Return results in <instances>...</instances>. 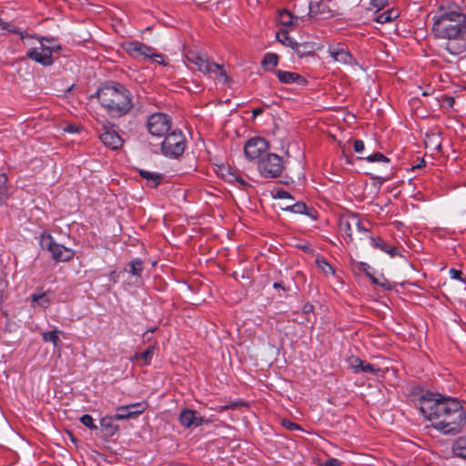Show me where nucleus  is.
<instances>
[{
    "mask_svg": "<svg viewBox=\"0 0 466 466\" xmlns=\"http://www.w3.org/2000/svg\"><path fill=\"white\" fill-rule=\"evenodd\" d=\"M139 175L147 180V186L151 187H157L163 177L162 175L157 173V172H152V171H148V170H145V169H139Z\"/></svg>",
    "mask_w": 466,
    "mask_h": 466,
    "instance_id": "nucleus-23",
    "label": "nucleus"
},
{
    "mask_svg": "<svg viewBox=\"0 0 466 466\" xmlns=\"http://www.w3.org/2000/svg\"><path fill=\"white\" fill-rule=\"evenodd\" d=\"M273 288H274L275 289H278L282 288V286H281V284H280V283L275 282V283L273 284Z\"/></svg>",
    "mask_w": 466,
    "mask_h": 466,
    "instance_id": "nucleus-57",
    "label": "nucleus"
},
{
    "mask_svg": "<svg viewBox=\"0 0 466 466\" xmlns=\"http://www.w3.org/2000/svg\"><path fill=\"white\" fill-rule=\"evenodd\" d=\"M385 253L389 254L390 257H395L399 254V250L392 246L387 245L386 250H384Z\"/></svg>",
    "mask_w": 466,
    "mask_h": 466,
    "instance_id": "nucleus-49",
    "label": "nucleus"
},
{
    "mask_svg": "<svg viewBox=\"0 0 466 466\" xmlns=\"http://www.w3.org/2000/svg\"><path fill=\"white\" fill-rule=\"evenodd\" d=\"M279 23L283 25L289 26L293 25H297L298 22L295 20V16L292 12L288 10L280 11L279 14Z\"/></svg>",
    "mask_w": 466,
    "mask_h": 466,
    "instance_id": "nucleus-27",
    "label": "nucleus"
},
{
    "mask_svg": "<svg viewBox=\"0 0 466 466\" xmlns=\"http://www.w3.org/2000/svg\"><path fill=\"white\" fill-rule=\"evenodd\" d=\"M9 197V187L7 186V177L5 174H0V202L4 203Z\"/></svg>",
    "mask_w": 466,
    "mask_h": 466,
    "instance_id": "nucleus-29",
    "label": "nucleus"
},
{
    "mask_svg": "<svg viewBox=\"0 0 466 466\" xmlns=\"http://www.w3.org/2000/svg\"><path fill=\"white\" fill-rule=\"evenodd\" d=\"M147 128L150 135L161 137L171 128V118L164 113H153L147 116Z\"/></svg>",
    "mask_w": 466,
    "mask_h": 466,
    "instance_id": "nucleus-8",
    "label": "nucleus"
},
{
    "mask_svg": "<svg viewBox=\"0 0 466 466\" xmlns=\"http://www.w3.org/2000/svg\"><path fill=\"white\" fill-rule=\"evenodd\" d=\"M194 64L199 71L203 73H213L216 76L219 77L221 81L226 83L228 79L225 70L221 66L215 63L213 60H188Z\"/></svg>",
    "mask_w": 466,
    "mask_h": 466,
    "instance_id": "nucleus-14",
    "label": "nucleus"
},
{
    "mask_svg": "<svg viewBox=\"0 0 466 466\" xmlns=\"http://www.w3.org/2000/svg\"><path fill=\"white\" fill-rule=\"evenodd\" d=\"M159 64H161L163 66H167V63H166L165 59H162L161 61H159Z\"/></svg>",
    "mask_w": 466,
    "mask_h": 466,
    "instance_id": "nucleus-59",
    "label": "nucleus"
},
{
    "mask_svg": "<svg viewBox=\"0 0 466 466\" xmlns=\"http://www.w3.org/2000/svg\"><path fill=\"white\" fill-rule=\"evenodd\" d=\"M122 48L127 56L133 57L142 56L143 58H162L156 50L141 42H127L122 45Z\"/></svg>",
    "mask_w": 466,
    "mask_h": 466,
    "instance_id": "nucleus-9",
    "label": "nucleus"
},
{
    "mask_svg": "<svg viewBox=\"0 0 466 466\" xmlns=\"http://www.w3.org/2000/svg\"><path fill=\"white\" fill-rule=\"evenodd\" d=\"M7 288L8 282L6 280V275L3 270V267L0 265V300H3L5 298Z\"/></svg>",
    "mask_w": 466,
    "mask_h": 466,
    "instance_id": "nucleus-34",
    "label": "nucleus"
},
{
    "mask_svg": "<svg viewBox=\"0 0 466 466\" xmlns=\"http://www.w3.org/2000/svg\"><path fill=\"white\" fill-rule=\"evenodd\" d=\"M127 405L119 406L116 410V413L111 418L114 420H124L131 418L130 412L128 411Z\"/></svg>",
    "mask_w": 466,
    "mask_h": 466,
    "instance_id": "nucleus-32",
    "label": "nucleus"
},
{
    "mask_svg": "<svg viewBox=\"0 0 466 466\" xmlns=\"http://www.w3.org/2000/svg\"><path fill=\"white\" fill-rule=\"evenodd\" d=\"M354 227L357 228V230L360 233H368V229L362 225L360 218L358 217V224H354Z\"/></svg>",
    "mask_w": 466,
    "mask_h": 466,
    "instance_id": "nucleus-50",
    "label": "nucleus"
},
{
    "mask_svg": "<svg viewBox=\"0 0 466 466\" xmlns=\"http://www.w3.org/2000/svg\"><path fill=\"white\" fill-rule=\"evenodd\" d=\"M291 12L296 22L303 20L304 17H312V3L308 0H295Z\"/></svg>",
    "mask_w": 466,
    "mask_h": 466,
    "instance_id": "nucleus-16",
    "label": "nucleus"
},
{
    "mask_svg": "<svg viewBox=\"0 0 466 466\" xmlns=\"http://www.w3.org/2000/svg\"><path fill=\"white\" fill-rule=\"evenodd\" d=\"M186 149V138L182 131L175 129L165 135L161 153L168 158H178Z\"/></svg>",
    "mask_w": 466,
    "mask_h": 466,
    "instance_id": "nucleus-5",
    "label": "nucleus"
},
{
    "mask_svg": "<svg viewBox=\"0 0 466 466\" xmlns=\"http://www.w3.org/2000/svg\"><path fill=\"white\" fill-rule=\"evenodd\" d=\"M80 421L87 428L91 429V430H96L97 427L96 425L94 423V420L92 418L91 415L89 414H84L81 418H80Z\"/></svg>",
    "mask_w": 466,
    "mask_h": 466,
    "instance_id": "nucleus-36",
    "label": "nucleus"
},
{
    "mask_svg": "<svg viewBox=\"0 0 466 466\" xmlns=\"http://www.w3.org/2000/svg\"><path fill=\"white\" fill-rule=\"evenodd\" d=\"M78 127L76 126H72V125H68L66 127H65V131L68 132V133H76L78 132Z\"/></svg>",
    "mask_w": 466,
    "mask_h": 466,
    "instance_id": "nucleus-52",
    "label": "nucleus"
},
{
    "mask_svg": "<svg viewBox=\"0 0 466 466\" xmlns=\"http://www.w3.org/2000/svg\"><path fill=\"white\" fill-rule=\"evenodd\" d=\"M282 425L288 429V430H290V431H294V430H300V427L299 424L295 423V422H292L289 420H284L283 422H282Z\"/></svg>",
    "mask_w": 466,
    "mask_h": 466,
    "instance_id": "nucleus-47",
    "label": "nucleus"
},
{
    "mask_svg": "<svg viewBox=\"0 0 466 466\" xmlns=\"http://www.w3.org/2000/svg\"><path fill=\"white\" fill-rule=\"evenodd\" d=\"M378 371H380L379 368H375L373 365H371L370 363H366L364 361L360 370V372H363V373H375Z\"/></svg>",
    "mask_w": 466,
    "mask_h": 466,
    "instance_id": "nucleus-41",
    "label": "nucleus"
},
{
    "mask_svg": "<svg viewBox=\"0 0 466 466\" xmlns=\"http://www.w3.org/2000/svg\"><path fill=\"white\" fill-rule=\"evenodd\" d=\"M239 402H230L228 404H226V405H221V406H218L217 409H214L215 410L217 411H223V410H233L235 408H237L238 406H239Z\"/></svg>",
    "mask_w": 466,
    "mask_h": 466,
    "instance_id": "nucleus-46",
    "label": "nucleus"
},
{
    "mask_svg": "<svg viewBox=\"0 0 466 466\" xmlns=\"http://www.w3.org/2000/svg\"><path fill=\"white\" fill-rule=\"evenodd\" d=\"M60 331L57 329H54L51 331L44 332L42 333V339L45 342H51L54 346H56L59 339H58V333Z\"/></svg>",
    "mask_w": 466,
    "mask_h": 466,
    "instance_id": "nucleus-33",
    "label": "nucleus"
},
{
    "mask_svg": "<svg viewBox=\"0 0 466 466\" xmlns=\"http://www.w3.org/2000/svg\"><path fill=\"white\" fill-rule=\"evenodd\" d=\"M365 159L370 163L381 162V163L386 164L387 167H389L390 174L384 177H378V178L381 179L382 182L387 181L390 178L392 167H390V159L389 157H387L386 156H384L383 154H381L380 152H376V153L369 155L368 157H365Z\"/></svg>",
    "mask_w": 466,
    "mask_h": 466,
    "instance_id": "nucleus-22",
    "label": "nucleus"
},
{
    "mask_svg": "<svg viewBox=\"0 0 466 466\" xmlns=\"http://www.w3.org/2000/svg\"><path fill=\"white\" fill-rule=\"evenodd\" d=\"M274 198L279 199H293L291 195L287 190L284 189L277 190L274 195Z\"/></svg>",
    "mask_w": 466,
    "mask_h": 466,
    "instance_id": "nucleus-44",
    "label": "nucleus"
},
{
    "mask_svg": "<svg viewBox=\"0 0 466 466\" xmlns=\"http://www.w3.org/2000/svg\"><path fill=\"white\" fill-rule=\"evenodd\" d=\"M185 56H186V58H187V59H189V58H190V57H189V54H188V53H187V54H186V55H185Z\"/></svg>",
    "mask_w": 466,
    "mask_h": 466,
    "instance_id": "nucleus-62",
    "label": "nucleus"
},
{
    "mask_svg": "<svg viewBox=\"0 0 466 466\" xmlns=\"http://www.w3.org/2000/svg\"><path fill=\"white\" fill-rule=\"evenodd\" d=\"M279 65V60H261V66L265 71H272Z\"/></svg>",
    "mask_w": 466,
    "mask_h": 466,
    "instance_id": "nucleus-39",
    "label": "nucleus"
},
{
    "mask_svg": "<svg viewBox=\"0 0 466 466\" xmlns=\"http://www.w3.org/2000/svg\"><path fill=\"white\" fill-rule=\"evenodd\" d=\"M276 76H278L279 82L282 84H293L296 83L299 86H305L307 81L306 79L299 74L295 72H289L285 70H276Z\"/></svg>",
    "mask_w": 466,
    "mask_h": 466,
    "instance_id": "nucleus-18",
    "label": "nucleus"
},
{
    "mask_svg": "<svg viewBox=\"0 0 466 466\" xmlns=\"http://www.w3.org/2000/svg\"><path fill=\"white\" fill-rule=\"evenodd\" d=\"M283 209L293 212V213H297V214H306V215L309 216L310 218H312L313 219L316 218V217L314 215L315 211L312 209L311 212H308V208L304 202H297L293 205L287 206L286 208H283Z\"/></svg>",
    "mask_w": 466,
    "mask_h": 466,
    "instance_id": "nucleus-24",
    "label": "nucleus"
},
{
    "mask_svg": "<svg viewBox=\"0 0 466 466\" xmlns=\"http://www.w3.org/2000/svg\"><path fill=\"white\" fill-rule=\"evenodd\" d=\"M155 346L150 345L146 350H144L141 353H137L135 355V360H143L144 364L148 365L150 364L153 353H154Z\"/></svg>",
    "mask_w": 466,
    "mask_h": 466,
    "instance_id": "nucleus-30",
    "label": "nucleus"
},
{
    "mask_svg": "<svg viewBox=\"0 0 466 466\" xmlns=\"http://www.w3.org/2000/svg\"><path fill=\"white\" fill-rule=\"evenodd\" d=\"M320 49L319 46L316 48V45L312 43H301L295 45L296 54L299 57L302 58L304 56H316V50Z\"/></svg>",
    "mask_w": 466,
    "mask_h": 466,
    "instance_id": "nucleus-21",
    "label": "nucleus"
},
{
    "mask_svg": "<svg viewBox=\"0 0 466 466\" xmlns=\"http://www.w3.org/2000/svg\"><path fill=\"white\" fill-rule=\"evenodd\" d=\"M195 58L200 59V58H201V56H200L199 55H197V56H195Z\"/></svg>",
    "mask_w": 466,
    "mask_h": 466,
    "instance_id": "nucleus-63",
    "label": "nucleus"
},
{
    "mask_svg": "<svg viewBox=\"0 0 466 466\" xmlns=\"http://www.w3.org/2000/svg\"><path fill=\"white\" fill-rule=\"evenodd\" d=\"M463 0H441L433 18H452L457 21L466 20L463 12Z\"/></svg>",
    "mask_w": 466,
    "mask_h": 466,
    "instance_id": "nucleus-7",
    "label": "nucleus"
},
{
    "mask_svg": "<svg viewBox=\"0 0 466 466\" xmlns=\"http://www.w3.org/2000/svg\"><path fill=\"white\" fill-rule=\"evenodd\" d=\"M44 298H45V295H44V294H43V295H36V294H34V295L32 296V300H33L34 302H38L39 300L43 299Z\"/></svg>",
    "mask_w": 466,
    "mask_h": 466,
    "instance_id": "nucleus-54",
    "label": "nucleus"
},
{
    "mask_svg": "<svg viewBox=\"0 0 466 466\" xmlns=\"http://www.w3.org/2000/svg\"><path fill=\"white\" fill-rule=\"evenodd\" d=\"M263 58L273 59V58H279V56L276 54H273V53H267V54L264 55Z\"/></svg>",
    "mask_w": 466,
    "mask_h": 466,
    "instance_id": "nucleus-55",
    "label": "nucleus"
},
{
    "mask_svg": "<svg viewBox=\"0 0 466 466\" xmlns=\"http://www.w3.org/2000/svg\"><path fill=\"white\" fill-rule=\"evenodd\" d=\"M424 164H425L424 159H421V161H420V162H419L418 167H421V165H424Z\"/></svg>",
    "mask_w": 466,
    "mask_h": 466,
    "instance_id": "nucleus-61",
    "label": "nucleus"
},
{
    "mask_svg": "<svg viewBox=\"0 0 466 466\" xmlns=\"http://www.w3.org/2000/svg\"><path fill=\"white\" fill-rule=\"evenodd\" d=\"M101 142L108 148L116 150L123 145V139L114 128V126H104L99 135Z\"/></svg>",
    "mask_w": 466,
    "mask_h": 466,
    "instance_id": "nucleus-13",
    "label": "nucleus"
},
{
    "mask_svg": "<svg viewBox=\"0 0 466 466\" xmlns=\"http://www.w3.org/2000/svg\"><path fill=\"white\" fill-rule=\"evenodd\" d=\"M370 244L372 247L379 248L384 252L387 244L380 238L370 237Z\"/></svg>",
    "mask_w": 466,
    "mask_h": 466,
    "instance_id": "nucleus-37",
    "label": "nucleus"
},
{
    "mask_svg": "<svg viewBox=\"0 0 466 466\" xmlns=\"http://www.w3.org/2000/svg\"><path fill=\"white\" fill-rule=\"evenodd\" d=\"M450 277L452 279L459 280L461 282H465L464 279L462 278V271L456 269V268H451L449 271Z\"/></svg>",
    "mask_w": 466,
    "mask_h": 466,
    "instance_id": "nucleus-42",
    "label": "nucleus"
},
{
    "mask_svg": "<svg viewBox=\"0 0 466 466\" xmlns=\"http://www.w3.org/2000/svg\"><path fill=\"white\" fill-rule=\"evenodd\" d=\"M329 53L332 58H352L348 46L342 43L330 45L329 46Z\"/></svg>",
    "mask_w": 466,
    "mask_h": 466,
    "instance_id": "nucleus-20",
    "label": "nucleus"
},
{
    "mask_svg": "<svg viewBox=\"0 0 466 466\" xmlns=\"http://www.w3.org/2000/svg\"><path fill=\"white\" fill-rule=\"evenodd\" d=\"M399 15H400V11L398 9L391 8L383 13L379 14L376 16L375 21L380 24H384V23L393 21L394 19L399 17Z\"/></svg>",
    "mask_w": 466,
    "mask_h": 466,
    "instance_id": "nucleus-25",
    "label": "nucleus"
},
{
    "mask_svg": "<svg viewBox=\"0 0 466 466\" xmlns=\"http://www.w3.org/2000/svg\"><path fill=\"white\" fill-rule=\"evenodd\" d=\"M354 224H358V216L356 215L342 216L339 221L340 233L347 237L350 241L353 239L352 228L354 227Z\"/></svg>",
    "mask_w": 466,
    "mask_h": 466,
    "instance_id": "nucleus-17",
    "label": "nucleus"
},
{
    "mask_svg": "<svg viewBox=\"0 0 466 466\" xmlns=\"http://www.w3.org/2000/svg\"><path fill=\"white\" fill-rule=\"evenodd\" d=\"M39 244L43 249L51 253L52 258L56 262L69 261L75 256V251L72 248L57 243L47 231L41 233Z\"/></svg>",
    "mask_w": 466,
    "mask_h": 466,
    "instance_id": "nucleus-4",
    "label": "nucleus"
},
{
    "mask_svg": "<svg viewBox=\"0 0 466 466\" xmlns=\"http://www.w3.org/2000/svg\"><path fill=\"white\" fill-rule=\"evenodd\" d=\"M353 148L356 153H362L365 149L364 142L360 139L354 140Z\"/></svg>",
    "mask_w": 466,
    "mask_h": 466,
    "instance_id": "nucleus-45",
    "label": "nucleus"
},
{
    "mask_svg": "<svg viewBox=\"0 0 466 466\" xmlns=\"http://www.w3.org/2000/svg\"><path fill=\"white\" fill-rule=\"evenodd\" d=\"M178 420L185 428H198L211 423L210 419L199 416L198 411L190 409H183L179 413Z\"/></svg>",
    "mask_w": 466,
    "mask_h": 466,
    "instance_id": "nucleus-12",
    "label": "nucleus"
},
{
    "mask_svg": "<svg viewBox=\"0 0 466 466\" xmlns=\"http://www.w3.org/2000/svg\"><path fill=\"white\" fill-rule=\"evenodd\" d=\"M362 363L363 361L359 357L352 356L350 359V366L356 373H360Z\"/></svg>",
    "mask_w": 466,
    "mask_h": 466,
    "instance_id": "nucleus-38",
    "label": "nucleus"
},
{
    "mask_svg": "<svg viewBox=\"0 0 466 466\" xmlns=\"http://www.w3.org/2000/svg\"><path fill=\"white\" fill-rule=\"evenodd\" d=\"M258 169L266 178H274L280 176L284 169L283 159L277 154L266 153L258 161Z\"/></svg>",
    "mask_w": 466,
    "mask_h": 466,
    "instance_id": "nucleus-6",
    "label": "nucleus"
},
{
    "mask_svg": "<svg viewBox=\"0 0 466 466\" xmlns=\"http://www.w3.org/2000/svg\"><path fill=\"white\" fill-rule=\"evenodd\" d=\"M96 96L101 106L112 117H121L133 107L130 91L117 82L103 83L97 88Z\"/></svg>",
    "mask_w": 466,
    "mask_h": 466,
    "instance_id": "nucleus-2",
    "label": "nucleus"
},
{
    "mask_svg": "<svg viewBox=\"0 0 466 466\" xmlns=\"http://www.w3.org/2000/svg\"><path fill=\"white\" fill-rule=\"evenodd\" d=\"M277 38L279 42H281L284 45H290L291 39L288 35L287 31H280L277 34Z\"/></svg>",
    "mask_w": 466,
    "mask_h": 466,
    "instance_id": "nucleus-43",
    "label": "nucleus"
},
{
    "mask_svg": "<svg viewBox=\"0 0 466 466\" xmlns=\"http://www.w3.org/2000/svg\"><path fill=\"white\" fill-rule=\"evenodd\" d=\"M424 164H425L424 159H421V161H420V162H419L418 167H421V165H424Z\"/></svg>",
    "mask_w": 466,
    "mask_h": 466,
    "instance_id": "nucleus-60",
    "label": "nucleus"
},
{
    "mask_svg": "<svg viewBox=\"0 0 466 466\" xmlns=\"http://www.w3.org/2000/svg\"><path fill=\"white\" fill-rule=\"evenodd\" d=\"M432 32L437 37L447 38L446 49L451 55H460L466 50L465 40L461 35L466 33V20L452 18H432Z\"/></svg>",
    "mask_w": 466,
    "mask_h": 466,
    "instance_id": "nucleus-3",
    "label": "nucleus"
},
{
    "mask_svg": "<svg viewBox=\"0 0 466 466\" xmlns=\"http://www.w3.org/2000/svg\"><path fill=\"white\" fill-rule=\"evenodd\" d=\"M268 148L267 140L262 137H252L248 140L244 147V152L249 160H259Z\"/></svg>",
    "mask_w": 466,
    "mask_h": 466,
    "instance_id": "nucleus-10",
    "label": "nucleus"
},
{
    "mask_svg": "<svg viewBox=\"0 0 466 466\" xmlns=\"http://www.w3.org/2000/svg\"><path fill=\"white\" fill-rule=\"evenodd\" d=\"M452 452L457 457L466 460V436L460 437L452 445Z\"/></svg>",
    "mask_w": 466,
    "mask_h": 466,
    "instance_id": "nucleus-26",
    "label": "nucleus"
},
{
    "mask_svg": "<svg viewBox=\"0 0 466 466\" xmlns=\"http://www.w3.org/2000/svg\"><path fill=\"white\" fill-rule=\"evenodd\" d=\"M261 113H262V109H260V108H257V109L253 110V115H255V116L261 114Z\"/></svg>",
    "mask_w": 466,
    "mask_h": 466,
    "instance_id": "nucleus-56",
    "label": "nucleus"
},
{
    "mask_svg": "<svg viewBox=\"0 0 466 466\" xmlns=\"http://www.w3.org/2000/svg\"><path fill=\"white\" fill-rule=\"evenodd\" d=\"M143 271V261L140 258H134L129 262V273L140 277Z\"/></svg>",
    "mask_w": 466,
    "mask_h": 466,
    "instance_id": "nucleus-31",
    "label": "nucleus"
},
{
    "mask_svg": "<svg viewBox=\"0 0 466 466\" xmlns=\"http://www.w3.org/2000/svg\"><path fill=\"white\" fill-rule=\"evenodd\" d=\"M222 177L228 182H238L239 185L246 187L248 183L239 175L238 171L230 167H223L220 168Z\"/></svg>",
    "mask_w": 466,
    "mask_h": 466,
    "instance_id": "nucleus-19",
    "label": "nucleus"
},
{
    "mask_svg": "<svg viewBox=\"0 0 466 466\" xmlns=\"http://www.w3.org/2000/svg\"><path fill=\"white\" fill-rule=\"evenodd\" d=\"M318 267L325 275H333L335 273L332 266L324 258L317 260Z\"/></svg>",
    "mask_w": 466,
    "mask_h": 466,
    "instance_id": "nucleus-35",
    "label": "nucleus"
},
{
    "mask_svg": "<svg viewBox=\"0 0 466 466\" xmlns=\"http://www.w3.org/2000/svg\"><path fill=\"white\" fill-rule=\"evenodd\" d=\"M333 0H320L312 4V17L319 15L323 19L339 15V7L336 5H330Z\"/></svg>",
    "mask_w": 466,
    "mask_h": 466,
    "instance_id": "nucleus-15",
    "label": "nucleus"
},
{
    "mask_svg": "<svg viewBox=\"0 0 466 466\" xmlns=\"http://www.w3.org/2000/svg\"><path fill=\"white\" fill-rule=\"evenodd\" d=\"M36 62L40 63L41 65L45 66H49L53 64L54 60H35Z\"/></svg>",
    "mask_w": 466,
    "mask_h": 466,
    "instance_id": "nucleus-53",
    "label": "nucleus"
},
{
    "mask_svg": "<svg viewBox=\"0 0 466 466\" xmlns=\"http://www.w3.org/2000/svg\"><path fill=\"white\" fill-rule=\"evenodd\" d=\"M147 403L146 401L131 403L127 405L128 411L130 412L131 418L142 414L147 409Z\"/></svg>",
    "mask_w": 466,
    "mask_h": 466,
    "instance_id": "nucleus-28",
    "label": "nucleus"
},
{
    "mask_svg": "<svg viewBox=\"0 0 466 466\" xmlns=\"http://www.w3.org/2000/svg\"><path fill=\"white\" fill-rule=\"evenodd\" d=\"M101 425H102L103 427H106V418H103V419L101 420Z\"/></svg>",
    "mask_w": 466,
    "mask_h": 466,
    "instance_id": "nucleus-58",
    "label": "nucleus"
},
{
    "mask_svg": "<svg viewBox=\"0 0 466 466\" xmlns=\"http://www.w3.org/2000/svg\"><path fill=\"white\" fill-rule=\"evenodd\" d=\"M342 463L336 458H329L327 461L321 463V466H340Z\"/></svg>",
    "mask_w": 466,
    "mask_h": 466,
    "instance_id": "nucleus-48",
    "label": "nucleus"
},
{
    "mask_svg": "<svg viewBox=\"0 0 466 466\" xmlns=\"http://www.w3.org/2000/svg\"><path fill=\"white\" fill-rule=\"evenodd\" d=\"M60 49V46L54 39L43 38L39 41V47H34L26 54L27 58H51L52 54Z\"/></svg>",
    "mask_w": 466,
    "mask_h": 466,
    "instance_id": "nucleus-11",
    "label": "nucleus"
},
{
    "mask_svg": "<svg viewBox=\"0 0 466 466\" xmlns=\"http://www.w3.org/2000/svg\"><path fill=\"white\" fill-rule=\"evenodd\" d=\"M388 5H389V0H370L371 7L376 9V11H380V10L383 9Z\"/></svg>",
    "mask_w": 466,
    "mask_h": 466,
    "instance_id": "nucleus-40",
    "label": "nucleus"
},
{
    "mask_svg": "<svg viewBox=\"0 0 466 466\" xmlns=\"http://www.w3.org/2000/svg\"><path fill=\"white\" fill-rule=\"evenodd\" d=\"M373 283H376L381 287H383L386 289H390V284L389 282H379L376 279H372Z\"/></svg>",
    "mask_w": 466,
    "mask_h": 466,
    "instance_id": "nucleus-51",
    "label": "nucleus"
},
{
    "mask_svg": "<svg viewBox=\"0 0 466 466\" xmlns=\"http://www.w3.org/2000/svg\"><path fill=\"white\" fill-rule=\"evenodd\" d=\"M418 405L420 414L443 434H457L466 425V411L457 399L428 391Z\"/></svg>",
    "mask_w": 466,
    "mask_h": 466,
    "instance_id": "nucleus-1",
    "label": "nucleus"
}]
</instances>
